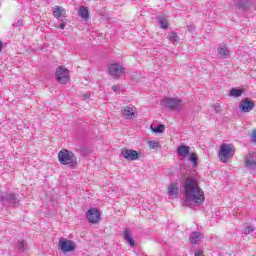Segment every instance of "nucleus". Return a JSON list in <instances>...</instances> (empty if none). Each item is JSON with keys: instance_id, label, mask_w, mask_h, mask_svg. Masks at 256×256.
<instances>
[{"instance_id": "nucleus-36", "label": "nucleus", "mask_w": 256, "mask_h": 256, "mask_svg": "<svg viewBox=\"0 0 256 256\" xmlns=\"http://www.w3.org/2000/svg\"><path fill=\"white\" fill-rule=\"evenodd\" d=\"M59 29H65V23H61V24L59 25Z\"/></svg>"}, {"instance_id": "nucleus-29", "label": "nucleus", "mask_w": 256, "mask_h": 256, "mask_svg": "<svg viewBox=\"0 0 256 256\" xmlns=\"http://www.w3.org/2000/svg\"><path fill=\"white\" fill-rule=\"evenodd\" d=\"M18 247L20 251H25L27 249V244H25V241H18Z\"/></svg>"}, {"instance_id": "nucleus-37", "label": "nucleus", "mask_w": 256, "mask_h": 256, "mask_svg": "<svg viewBox=\"0 0 256 256\" xmlns=\"http://www.w3.org/2000/svg\"><path fill=\"white\" fill-rule=\"evenodd\" d=\"M0 51H3V42L0 41Z\"/></svg>"}, {"instance_id": "nucleus-5", "label": "nucleus", "mask_w": 256, "mask_h": 256, "mask_svg": "<svg viewBox=\"0 0 256 256\" xmlns=\"http://www.w3.org/2000/svg\"><path fill=\"white\" fill-rule=\"evenodd\" d=\"M55 77L60 84L65 85L69 83V70L65 66H60L56 69Z\"/></svg>"}, {"instance_id": "nucleus-26", "label": "nucleus", "mask_w": 256, "mask_h": 256, "mask_svg": "<svg viewBox=\"0 0 256 256\" xmlns=\"http://www.w3.org/2000/svg\"><path fill=\"white\" fill-rule=\"evenodd\" d=\"M153 133H165V125L160 124L156 127L151 126Z\"/></svg>"}, {"instance_id": "nucleus-1", "label": "nucleus", "mask_w": 256, "mask_h": 256, "mask_svg": "<svg viewBox=\"0 0 256 256\" xmlns=\"http://www.w3.org/2000/svg\"><path fill=\"white\" fill-rule=\"evenodd\" d=\"M185 199L183 205L188 206L189 203L203 205L205 202V192L199 187L197 179L188 177L184 181Z\"/></svg>"}, {"instance_id": "nucleus-23", "label": "nucleus", "mask_w": 256, "mask_h": 256, "mask_svg": "<svg viewBox=\"0 0 256 256\" xmlns=\"http://www.w3.org/2000/svg\"><path fill=\"white\" fill-rule=\"evenodd\" d=\"M255 230H256L255 226H253L251 224H247L243 229V234L251 235V233H254Z\"/></svg>"}, {"instance_id": "nucleus-20", "label": "nucleus", "mask_w": 256, "mask_h": 256, "mask_svg": "<svg viewBox=\"0 0 256 256\" xmlns=\"http://www.w3.org/2000/svg\"><path fill=\"white\" fill-rule=\"evenodd\" d=\"M218 53L222 59H227V55H229V49H227V46L225 45H220L218 48Z\"/></svg>"}, {"instance_id": "nucleus-24", "label": "nucleus", "mask_w": 256, "mask_h": 256, "mask_svg": "<svg viewBox=\"0 0 256 256\" xmlns=\"http://www.w3.org/2000/svg\"><path fill=\"white\" fill-rule=\"evenodd\" d=\"M243 95V90L237 89V88H232L230 90V97H241Z\"/></svg>"}, {"instance_id": "nucleus-25", "label": "nucleus", "mask_w": 256, "mask_h": 256, "mask_svg": "<svg viewBox=\"0 0 256 256\" xmlns=\"http://www.w3.org/2000/svg\"><path fill=\"white\" fill-rule=\"evenodd\" d=\"M168 40L170 43H177V41H179V35H177L175 32H170L168 34Z\"/></svg>"}, {"instance_id": "nucleus-35", "label": "nucleus", "mask_w": 256, "mask_h": 256, "mask_svg": "<svg viewBox=\"0 0 256 256\" xmlns=\"http://www.w3.org/2000/svg\"><path fill=\"white\" fill-rule=\"evenodd\" d=\"M195 256H204L203 251H197L195 252Z\"/></svg>"}, {"instance_id": "nucleus-31", "label": "nucleus", "mask_w": 256, "mask_h": 256, "mask_svg": "<svg viewBox=\"0 0 256 256\" xmlns=\"http://www.w3.org/2000/svg\"><path fill=\"white\" fill-rule=\"evenodd\" d=\"M251 143H256V130L252 131L251 134Z\"/></svg>"}, {"instance_id": "nucleus-10", "label": "nucleus", "mask_w": 256, "mask_h": 256, "mask_svg": "<svg viewBox=\"0 0 256 256\" xmlns=\"http://www.w3.org/2000/svg\"><path fill=\"white\" fill-rule=\"evenodd\" d=\"M58 245H59L61 251H63L64 253H69V252L73 251L76 247L75 242H73L71 240H67L65 238H60Z\"/></svg>"}, {"instance_id": "nucleus-18", "label": "nucleus", "mask_w": 256, "mask_h": 256, "mask_svg": "<svg viewBox=\"0 0 256 256\" xmlns=\"http://www.w3.org/2000/svg\"><path fill=\"white\" fill-rule=\"evenodd\" d=\"M250 3L251 1L249 0H239L236 5L241 11H247V9H249Z\"/></svg>"}, {"instance_id": "nucleus-9", "label": "nucleus", "mask_w": 256, "mask_h": 256, "mask_svg": "<svg viewBox=\"0 0 256 256\" xmlns=\"http://www.w3.org/2000/svg\"><path fill=\"white\" fill-rule=\"evenodd\" d=\"M124 70H125V68H123V66H121L120 64H117V63L110 64L108 66V73L114 79H119V77H121V75H123Z\"/></svg>"}, {"instance_id": "nucleus-4", "label": "nucleus", "mask_w": 256, "mask_h": 256, "mask_svg": "<svg viewBox=\"0 0 256 256\" xmlns=\"http://www.w3.org/2000/svg\"><path fill=\"white\" fill-rule=\"evenodd\" d=\"M163 103L170 111H179L183 107V101L178 98H164Z\"/></svg>"}, {"instance_id": "nucleus-6", "label": "nucleus", "mask_w": 256, "mask_h": 256, "mask_svg": "<svg viewBox=\"0 0 256 256\" xmlns=\"http://www.w3.org/2000/svg\"><path fill=\"white\" fill-rule=\"evenodd\" d=\"M0 201L8 207H19V200L15 194H4L0 196Z\"/></svg>"}, {"instance_id": "nucleus-27", "label": "nucleus", "mask_w": 256, "mask_h": 256, "mask_svg": "<svg viewBox=\"0 0 256 256\" xmlns=\"http://www.w3.org/2000/svg\"><path fill=\"white\" fill-rule=\"evenodd\" d=\"M189 161H191L193 167H197V163L199 161V158L197 157V154L195 153H192L190 156H189Z\"/></svg>"}, {"instance_id": "nucleus-21", "label": "nucleus", "mask_w": 256, "mask_h": 256, "mask_svg": "<svg viewBox=\"0 0 256 256\" xmlns=\"http://www.w3.org/2000/svg\"><path fill=\"white\" fill-rule=\"evenodd\" d=\"M79 15L82 19H89V9L85 6H81L79 9Z\"/></svg>"}, {"instance_id": "nucleus-11", "label": "nucleus", "mask_w": 256, "mask_h": 256, "mask_svg": "<svg viewBox=\"0 0 256 256\" xmlns=\"http://www.w3.org/2000/svg\"><path fill=\"white\" fill-rule=\"evenodd\" d=\"M121 155L124 159H127V161H137V159H139V152L133 149H123Z\"/></svg>"}, {"instance_id": "nucleus-12", "label": "nucleus", "mask_w": 256, "mask_h": 256, "mask_svg": "<svg viewBox=\"0 0 256 256\" xmlns=\"http://www.w3.org/2000/svg\"><path fill=\"white\" fill-rule=\"evenodd\" d=\"M245 165L247 169L255 170L256 169V153L249 152L245 158Z\"/></svg>"}, {"instance_id": "nucleus-14", "label": "nucleus", "mask_w": 256, "mask_h": 256, "mask_svg": "<svg viewBox=\"0 0 256 256\" xmlns=\"http://www.w3.org/2000/svg\"><path fill=\"white\" fill-rule=\"evenodd\" d=\"M168 195L177 199L179 197V185L176 182H172L168 186Z\"/></svg>"}, {"instance_id": "nucleus-3", "label": "nucleus", "mask_w": 256, "mask_h": 256, "mask_svg": "<svg viewBox=\"0 0 256 256\" xmlns=\"http://www.w3.org/2000/svg\"><path fill=\"white\" fill-rule=\"evenodd\" d=\"M234 155L235 146H233V144H221L218 157L222 163H229L230 159H232Z\"/></svg>"}, {"instance_id": "nucleus-22", "label": "nucleus", "mask_w": 256, "mask_h": 256, "mask_svg": "<svg viewBox=\"0 0 256 256\" xmlns=\"http://www.w3.org/2000/svg\"><path fill=\"white\" fill-rule=\"evenodd\" d=\"M158 23H159L161 29H168V27H169V21L165 17H159Z\"/></svg>"}, {"instance_id": "nucleus-38", "label": "nucleus", "mask_w": 256, "mask_h": 256, "mask_svg": "<svg viewBox=\"0 0 256 256\" xmlns=\"http://www.w3.org/2000/svg\"><path fill=\"white\" fill-rule=\"evenodd\" d=\"M23 24V22H21V21H18V23H16V25H22Z\"/></svg>"}, {"instance_id": "nucleus-17", "label": "nucleus", "mask_w": 256, "mask_h": 256, "mask_svg": "<svg viewBox=\"0 0 256 256\" xmlns=\"http://www.w3.org/2000/svg\"><path fill=\"white\" fill-rule=\"evenodd\" d=\"M189 151H191V147L187 145H180L177 149V153L180 157H187L189 155Z\"/></svg>"}, {"instance_id": "nucleus-33", "label": "nucleus", "mask_w": 256, "mask_h": 256, "mask_svg": "<svg viewBox=\"0 0 256 256\" xmlns=\"http://www.w3.org/2000/svg\"><path fill=\"white\" fill-rule=\"evenodd\" d=\"M89 97H91V95L89 93L82 94L83 101H85V99H89Z\"/></svg>"}, {"instance_id": "nucleus-19", "label": "nucleus", "mask_w": 256, "mask_h": 256, "mask_svg": "<svg viewBox=\"0 0 256 256\" xmlns=\"http://www.w3.org/2000/svg\"><path fill=\"white\" fill-rule=\"evenodd\" d=\"M53 15L56 19H59V17H63V15H65V9L61 6H56L53 8Z\"/></svg>"}, {"instance_id": "nucleus-7", "label": "nucleus", "mask_w": 256, "mask_h": 256, "mask_svg": "<svg viewBox=\"0 0 256 256\" xmlns=\"http://www.w3.org/2000/svg\"><path fill=\"white\" fill-rule=\"evenodd\" d=\"M239 109L242 113H251L255 109V102L251 98H244L240 101Z\"/></svg>"}, {"instance_id": "nucleus-30", "label": "nucleus", "mask_w": 256, "mask_h": 256, "mask_svg": "<svg viewBox=\"0 0 256 256\" xmlns=\"http://www.w3.org/2000/svg\"><path fill=\"white\" fill-rule=\"evenodd\" d=\"M212 107H213L215 113H221V111H223V108L221 107L220 104H214Z\"/></svg>"}, {"instance_id": "nucleus-15", "label": "nucleus", "mask_w": 256, "mask_h": 256, "mask_svg": "<svg viewBox=\"0 0 256 256\" xmlns=\"http://www.w3.org/2000/svg\"><path fill=\"white\" fill-rule=\"evenodd\" d=\"M124 239L127 241L130 247H135V240L133 239V234L131 233V229L125 228L124 230Z\"/></svg>"}, {"instance_id": "nucleus-16", "label": "nucleus", "mask_w": 256, "mask_h": 256, "mask_svg": "<svg viewBox=\"0 0 256 256\" xmlns=\"http://www.w3.org/2000/svg\"><path fill=\"white\" fill-rule=\"evenodd\" d=\"M201 239H203L201 232L196 231L190 235L189 241L192 245H197V244L201 243Z\"/></svg>"}, {"instance_id": "nucleus-8", "label": "nucleus", "mask_w": 256, "mask_h": 256, "mask_svg": "<svg viewBox=\"0 0 256 256\" xmlns=\"http://www.w3.org/2000/svg\"><path fill=\"white\" fill-rule=\"evenodd\" d=\"M86 218L88 223H99L100 219H101V213L99 212V209L97 208H90L87 212H86Z\"/></svg>"}, {"instance_id": "nucleus-32", "label": "nucleus", "mask_w": 256, "mask_h": 256, "mask_svg": "<svg viewBox=\"0 0 256 256\" xmlns=\"http://www.w3.org/2000/svg\"><path fill=\"white\" fill-rule=\"evenodd\" d=\"M112 90H113L115 93H117V91H120L121 88H120L119 86H117V85H113V86H112Z\"/></svg>"}, {"instance_id": "nucleus-2", "label": "nucleus", "mask_w": 256, "mask_h": 256, "mask_svg": "<svg viewBox=\"0 0 256 256\" xmlns=\"http://www.w3.org/2000/svg\"><path fill=\"white\" fill-rule=\"evenodd\" d=\"M58 161L61 165H69L71 169L77 167V157L67 149H62L58 153Z\"/></svg>"}, {"instance_id": "nucleus-34", "label": "nucleus", "mask_w": 256, "mask_h": 256, "mask_svg": "<svg viewBox=\"0 0 256 256\" xmlns=\"http://www.w3.org/2000/svg\"><path fill=\"white\" fill-rule=\"evenodd\" d=\"M188 31L190 33H193V31H195V27L194 26H188Z\"/></svg>"}, {"instance_id": "nucleus-28", "label": "nucleus", "mask_w": 256, "mask_h": 256, "mask_svg": "<svg viewBox=\"0 0 256 256\" xmlns=\"http://www.w3.org/2000/svg\"><path fill=\"white\" fill-rule=\"evenodd\" d=\"M148 146L150 149H157L160 147V144H159V142L149 141Z\"/></svg>"}, {"instance_id": "nucleus-13", "label": "nucleus", "mask_w": 256, "mask_h": 256, "mask_svg": "<svg viewBox=\"0 0 256 256\" xmlns=\"http://www.w3.org/2000/svg\"><path fill=\"white\" fill-rule=\"evenodd\" d=\"M122 115L125 119H133L135 117V107L133 106H123Z\"/></svg>"}]
</instances>
